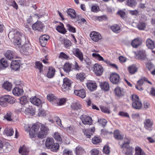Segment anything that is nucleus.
I'll return each mask as SVG.
<instances>
[{"label":"nucleus","mask_w":155,"mask_h":155,"mask_svg":"<svg viewBox=\"0 0 155 155\" xmlns=\"http://www.w3.org/2000/svg\"><path fill=\"white\" fill-rule=\"evenodd\" d=\"M75 153L76 155H85L86 154L84 150L80 146H78L76 148Z\"/></svg>","instance_id":"nucleus-17"},{"label":"nucleus","mask_w":155,"mask_h":155,"mask_svg":"<svg viewBox=\"0 0 155 155\" xmlns=\"http://www.w3.org/2000/svg\"><path fill=\"white\" fill-rule=\"evenodd\" d=\"M94 71L96 74L98 76L101 75L103 71L102 66L98 64H95L94 66Z\"/></svg>","instance_id":"nucleus-10"},{"label":"nucleus","mask_w":155,"mask_h":155,"mask_svg":"<svg viewBox=\"0 0 155 155\" xmlns=\"http://www.w3.org/2000/svg\"><path fill=\"white\" fill-rule=\"evenodd\" d=\"M122 152L125 153V155H132L134 152V149L132 147H129V148L126 149H123Z\"/></svg>","instance_id":"nucleus-39"},{"label":"nucleus","mask_w":155,"mask_h":155,"mask_svg":"<svg viewBox=\"0 0 155 155\" xmlns=\"http://www.w3.org/2000/svg\"><path fill=\"white\" fill-rule=\"evenodd\" d=\"M59 147V145L58 143H54L51 147V150L54 152H56L58 149Z\"/></svg>","instance_id":"nucleus-50"},{"label":"nucleus","mask_w":155,"mask_h":155,"mask_svg":"<svg viewBox=\"0 0 155 155\" xmlns=\"http://www.w3.org/2000/svg\"><path fill=\"white\" fill-rule=\"evenodd\" d=\"M66 101L65 98L59 99L57 98L55 103L59 105H62L65 103Z\"/></svg>","instance_id":"nucleus-51"},{"label":"nucleus","mask_w":155,"mask_h":155,"mask_svg":"<svg viewBox=\"0 0 155 155\" xmlns=\"http://www.w3.org/2000/svg\"><path fill=\"white\" fill-rule=\"evenodd\" d=\"M115 92L116 95L118 96H121L123 95L124 92L123 89L117 87L115 89Z\"/></svg>","instance_id":"nucleus-45"},{"label":"nucleus","mask_w":155,"mask_h":155,"mask_svg":"<svg viewBox=\"0 0 155 155\" xmlns=\"http://www.w3.org/2000/svg\"><path fill=\"white\" fill-rule=\"evenodd\" d=\"M92 55L93 58L99 61H103L108 64H110V63L109 61L108 60H105L104 58L98 54L94 53H92Z\"/></svg>","instance_id":"nucleus-11"},{"label":"nucleus","mask_w":155,"mask_h":155,"mask_svg":"<svg viewBox=\"0 0 155 155\" xmlns=\"http://www.w3.org/2000/svg\"><path fill=\"white\" fill-rule=\"evenodd\" d=\"M20 104L26 106L27 105V99L26 96H22L20 98Z\"/></svg>","instance_id":"nucleus-47"},{"label":"nucleus","mask_w":155,"mask_h":155,"mask_svg":"<svg viewBox=\"0 0 155 155\" xmlns=\"http://www.w3.org/2000/svg\"><path fill=\"white\" fill-rule=\"evenodd\" d=\"M43 27V24L41 21H37L32 26V29L34 30L40 31H42Z\"/></svg>","instance_id":"nucleus-14"},{"label":"nucleus","mask_w":155,"mask_h":155,"mask_svg":"<svg viewBox=\"0 0 155 155\" xmlns=\"http://www.w3.org/2000/svg\"><path fill=\"white\" fill-rule=\"evenodd\" d=\"M130 98L133 101L132 107L138 110L141 108L142 104L141 102L139 101L138 96L135 94H134L130 96Z\"/></svg>","instance_id":"nucleus-2"},{"label":"nucleus","mask_w":155,"mask_h":155,"mask_svg":"<svg viewBox=\"0 0 155 155\" xmlns=\"http://www.w3.org/2000/svg\"><path fill=\"white\" fill-rule=\"evenodd\" d=\"M87 88L91 91H93L96 89L97 86L95 83H89L87 85Z\"/></svg>","instance_id":"nucleus-40"},{"label":"nucleus","mask_w":155,"mask_h":155,"mask_svg":"<svg viewBox=\"0 0 155 155\" xmlns=\"http://www.w3.org/2000/svg\"><path fill=\"white\" fill-rule=\"evenodd\" d=\"M29 0H18V2L22 5L27 6L29 5Z\"/></svg>","instance_id":"nucleus-53"},{"label":"nucleus","mask_w":155,"mask_h":155,"mask_svg":"<svg viewBox=\"0 0 155 155\" xmlns=\"http://www.w3.org/2000/svg\"><path fill=\"white\" fill-rule=\"evenodd\" d=\"M137 68L134 65H132L128 68V70L130 74H135L137 71Z\"/></svg>","instance_id":"nucleus-29"},{"label":"nucleus","mask_w":155,"mask_h":155,"mask_svg":"<svg viewBox=\"0 0 155 155\" xmlns=\"http://www.w3.org/2000/svg\"><path fill=\"white\" fill-rule=\"evenodd\" d=\"M15 52L11 50H8L5 54L7 58L10 60L13 59L15 56Z\"/></svg>","instance_id":"nucleus-26"},{"label":"nucleus","mask_w":155,"mask_h":155,"mask_svg":"<svg viewBox=\"0 0 155 155\" xmlns=\"http://www.w3.org/2000/svg\"><path fill=\"white\" fill-rule=\"evenodd\" d=\"M43 65L39 61H36L35 62V67L36 68L40 70V72H41V70L42 69Z\"/></svg>","instance_id":"nucleus-55"},{"label":"nucleus","mask_w":155,"mask_h":155,"mask_svg":"<svg viewBox=\"0 0 155 155\" xmlns=\"http://www.w3.org/2000/svg\"><path fill=\"white\" fill-rule=\"evenodd\" d=\"M74 94L81 97L83 98L86 97V94L84 89H82L80 90H75Z\"/></svg>","instance_id":"nucleus-18"},{"label":"nucleus","mask_w":155,"mask_h":155,"mask_svg":"<svg viewBox=\"0 0 155 155\" xmlns=\"http://www.w3.org/2000/svg\"><path fill=\"white\" fill-rule=\"evenodd\" d=\"M101 140L99 137H95L92 139V142L94 144H97L101 142Z\"/></svg>","instance_id":"nucleus-58"},{"label":"nucleus","mask_w":155,"mask_h":155,"mask_svg":"<svg viewBox=\"0 0 155 155\" xmlns=\"http://www.w3.org/2000/svg\"><path fill=\"white\" fill-rule=\"evenodd\" d=\"M71 81L67 78H64L63 79V84L61 87L62 90L65 91L66 90L69 89L71 86Z\"/></svg>","instance_id":"nucleus-6"},{"label":"nucleus","mask_w":155,"mask_h":155,"mask_svg":"<svg viewBox=\"0 0 155 155\" xmlns=\"http://www.w3.org/2000/svg\"><path fill=\"white\" fill-rule=\"evenodd\" d=\"M71 108L73 110H78L80 109L81 106L78 103H73L71 106Z\"/></svg>","instance_id":"nucleus-48"},{"label":"nucleus","mask_w":155,"mask_h":155,"mask_svg":"<svg viewBox=\"0 0 155 155\" xmlns=\"http://www.w3.org/2000/svg\"><path fill=\"white\" fill-rule=\"evenodd\" d=\"M135 155H145V153L141 148L137 146L135 148Z\"/></svg>","instance_id":"nucleus-42"},{"label":"nucleus","mask_w":155,"mask_h":155,"mask_svg":"<svg viewBox=\"0 0 155 155\" xmlns=\"http://www.w3.org/2000/svg\"><path fill=\"white\" fill-rule=\"evenodd\" d=\"M145 57V53L142 51H139L136 55V58L139 60H143Z\"/></svg>","instance_id":"nucleus-41"},{"label":"nucleus","mask_w":155,"mask_h":155,"mask_svg":"<svg viewBox=\"0 0 155 155\" xmlns=\"http://www.w3.org/2000/svg\"><path fill=\"white\" fill-rule=\"evenodd\" d=\"M29 151V149L26 146L23 145L21 148L19 149V152L22 155H26L28 154Z\"/></svg>","instance_id":"nucleus-25"},{"label":"nucleus","mask_w":155,"mask_h":155,"mask_svg":"<svg viewBox=\"0 0 155 155\" xmlns=\"http://www.w3.org/2000/svg\"><path fill=\"white\" fill-rule=\"evenodd\" d=\"M49 36L45 35H44L40 36L39 38V41L41 46L44 47L45 46L48 40L49 39Z\"/></svg>","instance_id":"nucleus-12"},{"label":"nucleus","mask_w":155,"mask_h":155,"mask_svg":"<svg viewBox=\"0 0 155 155\" xmlns=\"http://www.w3.org/2000/svg\"><path fill=\"white\" fill-rule=\"evenodd\" d=\"M55 69L52 67H50L48 69V72L47 76L49 78H52L55 73Z\"/></svg>","instance_id":"nucleus-34"},{"label":"nucleus","mask_w":155,"mask_h":155,"mask_svg":"<svg viewBox=\"0 0 155 155\" xmlns=\"http://www.w3.org/2000/svg\"><path fill=\"white\" fill-rule=\"evenodd\" d=\"M22 89L18 87H15L12 90V93L14 95L16 96H19L23 93Z\"/></svg>","instance_id":"nucleus-30"},{"label":"nucleus","mask_w":155,"mask_h":155,"mask_svg":"<svg viewBox=\"0 0 155 155\" xmlns=\"http://www.w3.org/2000/svg\"><path fill=\"white\" fill-rule=\"evenodd\" d=\"M66 131L69 133H72L75 131V128L73 126H70L66 128Z\"/></svg>","instance_id":"nucleus-56"},{"label":"nucleus","mask_w":155,"mask_h":155,"mask_svg":"<svg viewBox=\"0 0 155 155\" xmlns=\"http://www.w3.org/2000/svg\"><path fill=\"white\" fill-rule=\"evenodd\" d=\"M54 141L52 138H47L46 140L45 145L48 149H50L51 146L54 144Z\"/></svg>","instance_id":"nucleus-28"},{"label":"nucleus","mask_w":155,"mask_h":155,"mask_svg":"<svg viewBox=\"0 0 155 155\" xmlns=\"http://www.w3.org/2000/svg\"><path fill=\"white\" fill-rule=\"evenodd\" d=\"M76 77L77 80H79L81 82H82L85 79L86 75L84 73H80L77 74Z\"/></svg>","instance_id":"nucleus-38"},{"label":"nucleus","mask_w":155,"mask_h":155,"mask_svg":"<svg viewBox=\"0 0 155 155\" xmlns=\"http://www.w3.org/2000/svg\"><path fill=\"white\" fill-rule=\"evenodd\" d=\"M12 113L10 111L7 112L5 116V118L8 121L12 120Z\"/></svg>","instance_id":"nucleus-52"},{"label":"nucleus","mask_w":155,"mask_h":155,"mask_svg":"<svg viewBox=\"0 0 155 155\" xmlns=\"http://www.w3.org/2000/svg\"><path fill=\"white\" fill-rule=\"evenodd\" d=\"M125 4L131 7H135L137 4L136 0H126Z\"/></svg>","instance_id":"nucleus-35"},{"label":"nucleus","mask_w":155,"mask_h":155,"mask_svg":"<svg viewBox=\"0 0 155 155\" xmlns=\"http://www.w3.org/2000/svg\"><path fill=\"white\" fill-rule=\"evenodd\" d=\"M56 30L59 32L64 34L66 33L67 31L64 27L62 23L60 22V25L57 26L56 28Z\"/></svg>","instance_id":"nucleus-22"},{"label":"nucleus","mask_w":155,"mask_h":155,"mask_svg":"<svg viewBox=\"0 0 155 155\" xmlns=\"http://www.w3.org/2000/svg\"><path fill=\"white\" fill-rule=\"evenodd\" d=\"M8 66V63L5 58L0 59V69H4Z\"/></svg>","instance_id":"nucleus-20"},{"label":"nucleus","mask_w":155,"mask_h":155,"mask_svg":"<svg viewBox=\"0 0 155 155\" xmlns=\"http://www.w3.org/2000/svg\"><path fill=\"white\" fill-rule=\"evenodd\" d=\"M100 86L101 89L104 91H107L109 90L110 85L107 82H101L100 83Z\"/></svg>","instance_id":"nucleus-24"},{"label":"nucleus","mask_w":155,"mask_h":155,"mask_svg":"<svg viewBox=\"0 0 155 155\" xmlns=\"http://www.w3.org/2000/svg\"><path fill=\"white\" fill-rule=\"evenodd\" d=\"M144 127L147 129L150 130H152L153 122L149 119H146L144 122Z\"/></svg>","instance_id":"nucleus-16"},{"label":"nucleus","mask_w":155,"mask_h":155,"mask_svg":"<svg viewBox=\"0 0 155 155\" xmlns=\"http://www.w3.org/2000/svg\"><path fill=\"white\" fill-rule=\"evenodd\" d=\"M47 98L48 100L51 102L53 104L55 103L57 98L53 94H49L47 95Z\"/></svg>","instance_id":"nucleus-32"},{"label":"nucleus","mask_w":155,"mask_h":155,"mask_svg":"<svg viewBox=\"0 0 155 155\" xmlns=\"http://www.w3.org/2000/svg\"><path fill=\"white\" fill-rule=\"evenodd\" d=\"M130 143V141L128 139H124V143L122 145H120L121 147L124 148L123 149H126L129 148V147H132L129 146Z\"/></svg>","instance_id":"nucleus-36"},{"label":"nucleus","mask_w":155,"mask_h":155,"mask_svg":"<svg viewBox=\"0 0 155 155\" xmlns=\"http://www.w3.org/2000/svg\"><path fill=\"white\" fill-rule=\"evenodd\" d=\"M71 44V42L68 39H64V44L65 48H67L70 46Z\"/></svg>","instance_id":"nucleus-59"},{"label":"nucleus","mask_w":155,"mask_h":155,"mask_svg":"<svg viewBox=\"0 0 155 155\" xmlns=\"http://www.w3.org/2000/svg\"><path fill=\"white\" fill-rule=\"evenodd\" d=\"M4 132L7 136H12L14 133V131L12 128H8L5 129Z\"/></svg>","instance_id":"nucleus-44"},{"label":"nucleus","mask_w":155,"mask_h":155,"mask_svg":"<svg viewBox=\"0 0 155 155\" xmlns=\"http://www.w3.org/2000/svg\"><path fill=\"white\" fill-rule=\"evenodd\" d=\"M146 45L148 48L150 49H153L155 48V45L153 41L150 38L147 40Z\"/></svg>","instance_id":"nucleus-23"},{"label":"nucleus","mask_w":155,"mask_h":155,"mask_svg":"<svg viewBox=\"0 0 155 155\" xmlns=\"http://www.w3.org/2000/svg\"><path fill=\"white\" fill-rule=\"evenodd\" d=\"M90 129L85 130L83 132L84 134L86 135L88 138H90L91 136L92 135V133L90 132Z\"/></svg>","instance_id":"nucleus-57"},{"label":"nucleus","mask_w":155,"mask_h":155,"mask_svg":"<svg viewBox=\"0 0 155 155\" xmlns=\"http://www.w3.org/2000/svg\"><path fill=\"white\" fill-rule=\"evenodd\" d=\"M31 47L29 44H26L22 46L21 50L25 54H27V52L29 53L31 50Z\"/></svg>","instance_id":"nucleus-27"},{"label":"nucleus","mask_w":155,"mask_h":155,"mask_svg":"<svg viewBox=\"0 0 155 155\" xmlns=\"http://www.w3.org/2000/svg\"><path fill=\"white\" fill-rule=\"evenodd\" d=\"M39 126L38 125L35 124L30 128L29 134L31 138L35 137L36 135L37 131L38 130Z\"/></svg>","instance_id":"nucleus-5"},{"label":"nucleus","mask_w":155,"mask_h":155,"mask_svg":"<svg viewBox=\"0 0 155 155\" xmlns=\"http://www.w3.org/2000/svg\"><path fill=\"white\" fill-rule=\"evenodd\" d=\"M71 64L69 63H66L64 66L63 70L67 73H69L71 71Z\"/></svg>","instance_id":"nucleus-31"},{"label":"nucleus","mask_w":155,"mask_h":155,"mask_svg":"<svg viewBox=\"0 0 155 155\" xmlns=\"http://www.w3.org/2000/svg\"><path fill=\"white\" fill-rule=\"evenodd\" d=\"M8 37L15 45H19L21 44V35L16 30L12 31L8 34Z\"/></svg>","instance_id":"nucleus-1"},{"label":"nucleus","mask_w":155,"mask_h":155,"mask_svg":"<svg viewBox=\"0 0 155 155\" xmlns=\"http://www.w3.org/2000/svg\"><path fill=\"white\" fill-rule=\"evenodd\" d=\"M2 87L8 91H11L12 88V84L11 83L6 81L2 85Z\"/></svg>","instance_id":"nucleus-37"},{"label":"nucleus","mask_w":155,"mask_h":155,"mask_svg":"<svg viewBox=\"0 0 155 155\" xmlns=\"http://www.w3.org/2000/svg\"><path fill=\"white\" fill-rule=\"evenodd\" d=\"M74 55L82 61L83 60V54L78 48H76L73 52Z\"/></svg>","instance_id":"nucleus-19"},{"label":"nucleus","mask_w":155,"mask_h":155,"mask_svg":"<svg viewBox=\"0 0 155 155\" xmlns=\"http://www.w3.org/2000/svg\"><path fill=\"white\" fill-rule=\"evenodd\" d=\"M142 42L139 38H137L134 39L131 42V45L133 47L136 48L139 46Z\"/></svg>","instance_id":"nucleus-21"},{"label":"nucleus","mask_w":155,"mask_h":155,"mask_svg":"<svg viewBox=\"0 0 155 155\" xmlns=\"http://www.w3.org/2000/svg\"><path fill=\"white\" fill-rule=\"evenodd\" d=\"M91 39L94 41L97 42L100 40L101 38V35L98 32L93 31L90 35Z\"/></svg>","instance_id":"nucleus-9"},{"label":"nucleus","mask_w":155,"mask_h":155,"mask_svg":"<svg viewBox=\"0 0 155 155\" xmlns=\"http://www.w3.org/2000/svg\"><path fill=\"white\" fill-rule=\"evenodd\" d=\"M31 103L37 106H39L41 103L40 99L36 96L32 97L30 98Z\"/></svg>","instance_id":"nucleus-15"},{"label":"nucleus","mask_w":155,"mask_h":155,"mask_svg":"<svg viewBox=\"0 0 155 155\" xmlns=\"http://www.w3.org/2000/svg\"><path fill=\"white\" fill-rule=\"evenodd\" d=\"M146 25L143 22H140L137 25V27L140 30H144L146 27Z\"/></svg>","instance_id":"nucleus-49"},{"label":"nucleus","mask_w":155,"mask_h":155,"mask_svg":"<svg viewBox=\"0 0 155 155\" xmlns=\"http://www.w3.org/2000/svg\"><path fill=\"white\" fill-rule=\"evenodd\" d=\"M55 139L58 141L61 142L62 141V139L60 135L58 133H55L54 135Z\"/></svg>","instance_id":"nucleus-60"},{"label":"nucleus","mask_w":155,"mask_h":155,"mask_svg":"<svg viewBox=\"0 0 155 155\" xmlns=\"http://www.w3.org/2000/svg\"><path fill=\"white\" fill-rule=\"evenodd\" d=\"M80 118L84 124L89 125L92 124V120L91 117L85 115H82L80 116Z\"/></svg>","instance_id":"nucleus-7"},{"label":"nucleus","mask_w":155,"mask_h":155,"mask_svg":"<svg viewBox=\"0 0 155 155\" xmlns=\"http://www.w3.org/2000/svg\"><path fill=\"white\" fill-rule=\"evenodd\" d=\"M49 129L45 125L41 124L40 130L37 133V137L39 138L43 139L46 137L49 132Z\"/></svg>","instance_id":"nucleus-4"},{"label":"nucleus","mask_w":155,"mask_h":155,"mask_svg":"<svg viewBox=\"0 0 155 155\" xmlns=\"http://www.w3.org/2000/svg\"><path fill=\"white\" fill-rule=\"evenodd\" d=\"M67 12L68 15L70 16L71 18L73 19L76 16V12L75 10L71 8H69L67 10Z\"/></svg>","instance_id":"nucleus-33"},{"label":"nucleus","mask_w":155,"mask_h":155,"mask_svg":"<svg viewBox=\"0 0 155 155\" xmlns=\"http://www.w3.org/2000/svg\"><path fill=\"white\" fill-rule=\"evenodd\" d=\"M103 152L106 154H108L110 152V149L108 146H105L103 149Z\"/></svg>","instance_id":"nucleus-64"},{"label":"nucleus","mask_w":155,"mask_h":155,"mask_svg":"<svg viewBox=\"0 0 155 155\" xmlns=\"http://www.w3.org/2000/svg\"><path fill=\"white\" fill-rule=\"evenodd\" d=\"M114 136L116 139L118 140H121L123 138V136L120 134L119 131L118 130L114 131Z\"/></svg>","instance_id":"nucleus-46"},{"label":"nucleus","mask_w":155,"mask_h":155,"mask_svg":"<svg viewBox=\"0 0 155 155\" xmlns=\"http://www.w3.org/2000/svg\"><path fill=\"white\" fill-rule=\"evenodd\" d=\"M66 26L67 28V29L70 32L73 33H75L76 32L75 28L70 24H67L66 25Z\"/></svg>","instance_id":"nucleus-54"},{"label":"nucleus","mask_w":155,"mask_h":155,"mask_svg":"<svg viewBox=\"0 0 155 155\" xmlns=\"http://www.w3.org/2000/svg\"><path fill=\"white\" fill-rule=\"evenodd\" d=\"M119 78L120 77L118 74L116 73H112L110 75V79L112 83L117 84L119 82Z\"/></svg>","instance_id":"nucleus-13"},{"label":"nucleus","mask_w":155,"mask_h":155,"mask_svg":"<svg viewBox=\"0 0 155 155\" xmlns=\"http://www.w3.org/2000/svg\"><path fill=\"white\" fill-rule=\"evenodd\" d=\"M13 104L15 102V99L12 97L5 95L1 97L0 98V104L2 107L6 105V103Z\"/></svg>","instance_id":"nucleus-3"},{"label":"nucleus","mask_w":155,"mask_h":155,"mask_svg":"<svg viewBox=\"0 0 155 155\" xmlns=\"http://www.w3.org/2000/svg\"><path fill=\"white\" fill-rule=\"evenodd\" d=\"M21 64V61L19 60L12 61L11 64V68L14 71L18 70Z\"/></svg>","instance_id":"nucleus-8"},{"label":"nucleus","mask_w":155,"mask_h":155,"mask_svg":"<svg viewBox=\"0 0 155 155\" xmlns=\"http://www.w3.org/2000/svg\"><path fill=\"white\" fill-rule=\"evenodd\" d=\"M111 29L114 32L117 33L120 32V28L118 25L115 24L111 26Z\"/></svg>","instance_id":"nucleus-43"},{"label":"nucleus","mask_w":155,"mask_h":155,"mask_svg":"<svg viewBox=\"0 0 155 155\" xmlns=\"http://www.w3.org/2000/svg\"><path fill=\"white\" fill-rule=\"evenodd\" d=\"M118 115L123 117L129 118V115L127 112L124 111H120Z\"/></svg>","instance_id":"nucleus-62"},{"label":"nucleus","mask_w":155,"mask_h":155,"mask_svg":"<svg viewBox=\"0 0 155 155\" xmlns=\"http://www.w3.org/2000/svg\"><path fill=\"white\" fill-rule=\"evenodd\" d=\"M98 122L103 126H105L107 123V120L104 119H100L98 120Z\"/></svg>","instance_id":"nucleus-61"},{"label":"nucleus","mask_w":155,"mask_h":155,"mask_svg":"<svg viewBox=\"0 0 155 155\" xmlns=\"http://www.w3.org/2000/svg\"><path fill=\"white\" fill-rule=\"evenodd\" d=\"M100 10L99 6L97 5H93L91 7V11L94 12H97Z\"/></svg>","instance_id":"nucleus-63"}]
</instances>
